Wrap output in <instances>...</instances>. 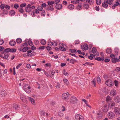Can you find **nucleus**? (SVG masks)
<instances>
[{
    "instance_id": "f257e3e1",
    "label": "nucleus",
    "mask_w": 120,
    "mask_h": 120,
    "mask_svg": "<svg viewBox=\"0 0 120 120\" xmlns=\"http://www.w3.org/2000/svg\"><path fill=\"white\" fill-rule=\"evenodd\" d=\"M24 89L26 93L28 94L30 93L31 91V87L28 84H25L24 85Z\"/></svg>"
},
{
    "instance_id": "f03ea898",
    "label": "nucleus",
    "mask_w": 120,
    "mask_h": 120,
    "mask_svg": "<svg viewBox=\"0 0 120 120\" xmlns=\"http://www.w3.org/2000/svg\"><path fill=\"white\" fill-rule=\"evenodd\" d=\"M69 94L68 92L67 93H64L62 95V97L63 99L66 100H68L69 98Z\"/></svg>"
},
{
    "instance_id": "7ed1b4c3",
    "label": "nucleus",
    "mask_w": 120,
    "mask_h": 120,
    "mask_svg": "<svg viewBox=\"0 0 120 120\" xmlns=\"http://www.w3.org/2000/svg\"><path fill=\"white\" fill-rule=\"evenodd\" d=\"M106 85L109 86H111L113 85V81L110 79H108L105 82Z\"/></svg>"
},
{
    "instance_id": "20e7f679",
    "label": "nucleus",
    "mask_w": 120,
    "mask_h": 120,
    "mask_svg": "<svg viewBox=\"0 0 120 120\" xmlns=\"http://www.w3.org/2000/svg\"><path fill=\"white\" fill-rule=\"evenodd\" d=\"M70 100L71 103L72 104L76 103L77 101V98L75 97H72Z\"/></svg>"
},
{
    "instance_id": "39448f33",
    "label": "nucleus",
    "mask_w": 120,
    "mask_h": 120,
    "mask_svg": "<svg viewBox=\"0 0 120 120\" xmlns=\"http://www.w3.org/2000/svg\"><path fill=\"white\" fill-rule=\"evenodd\" d=\"M31 5L29 4L26 5V6L25 8V10L27 12H29L31 11Z\"/></svg>"
},
{
    "instance_id": "423d86ee",
    "label": "nucleus",
    "mask_w": 120,
    "mask_h": 120,
    "mask_svg": "<svg viewBox=\"0 0 120 120\" xmlns=\"http://www.w3.org/2000/svg\"><path fill=\"white\" fill-rule=\"evenodd\" d=\"M75 118L76 120H84V119L83 117L81 115L78 114L75 116Z\"/></svg>"
},
{
    "instance_id": "0eeeda50",
    "label": "nucleus",
    "mask_w": 120,
    "mask_h": 120,
    "mask_svg": "<svg viewBox=\"0 0 120 120\" xmlns=\"http://www.w3.org/2000/svg\"><path fill=\"white\" fill-rule=\"evenodd\" d=\"M20 99L22 101L25 103H26L27 101L26 96L23 94H21L20 96Z\"/></svg>"
},
{
    "instance_id": "6e6552de",
    "label": "nucleus",
    "mask_w": 120,
    "mask_h": 120,
    "mask_svg": "<svg viewBox=\"0 0 120 120\" xmlns=\"http://www.w3.org/2000/svg\"><path fill=\"white\" fill-rule=\"evenodd\" d=\"M81 48L84 50H87L88 49L89 47L88 45L86 44L85 43L84 45H82L81 46Z\"/></svg>"
},
{
    "instance_id": "1a4fd4ad",
    "label": "nucleus",
    "mask_w": 120,
    "mask_h": 120,
    "mask_svg": "<svg viewBox=\"0 0 120 120\" xmlns=\"http://www.w3.org/2000/svg\"><path fill=\"white\" fill-rule=\"evenodd\" d=\"M114 111L116 115H120V109L118 107H116L114 109Z\"/></svg>"
},
{
    "instance_id": "9d476101",
    "label": "nucleus",
    "mask_w": 120,
    "mask_h": 120,
    "mask_svg": "<svg viewBox=\"0 0 120 120\" xmlns=\"http://www.w3.org/2000/svg\"><path fill=\"white\" fill-rule=\"evenodd\" d=\"M115 116L114 113L113 112H110L108 114V117L110 119L114 118Z\"/></svg>"
},
{
    "instance_id": "9b49d317",
    "label": "nucleus",
    "mask_w": 120,
    "mask_h": 120,
    "mask_svg": "<svg viewBox=\"0 0 120 120\" xmlns=\"http://www.w3.org/2000/svg\"><path fill=\"white\" fill-rule=\"evenodd\" d=\"M1 95L3 97H5L6 95V91L4 90H2L1 91Z\"/></svg>"
},
{
    "instance_id": "f8f14e48",
    "label": "nucleus",
    "mask_w": 120,
    "mask_h": 120,
    "mask_svg": "<svg viewBox=\"0 0 120 120\" xmlns=\"http://www.w3.org/2000/svg\"><path fill=\"white\" fill-rule=\"evenodd\" d=\"M56 8L58 10L61 9L62 7V5L60 4H57L56 6Z\"/></svg>"
},
{
    "instance_id": "ddd939ff",
    "label": "nucleus",
    "mask_w": 120,
    "mask_h": 120,
    "mask_svg": "<svg viewBox=\"0 0 120 120\" xmlns=\"http://www.w3.org/2000/svg\"><path fill=\"white\" fill-rule=\"evenodd\" d=\"M102 110L104 112H107L108 110V108L107 107V105H105L103 107Z\"/></svg>"
},
{
    "instance_id": "4468645a",
    "label": "nucleus",
    "mask_w": 120,
    "mask_h": 120,
    "mask_svg": "<svg viewBox=\"0 0 120 120\" xmlns=\"http://www.w3.org/2000/svg\"><path fill=\"white\" fill-rule=\"evenodd\" d=\"M85 0H75L72 1L71 3L73 4H77L79 3L80 2L79 1L83 2L85 1Z\"/></svg>"
},
{
    "instance_id": "2eb2a0df",
    "label": "nucleus",
    "mask_w": 120,
    "mask_h": 120,
    "mask_svg": "<svg viewBox=\"0 0 120 120\" xmlns=\"http://www.w3.org/2000/svg\"><path fill=\"white\" fill-rule=\"evenodd\" d=\"M110 94L111 96H113L116 94V92L115 90H112L110 92Z\"/></svg>"
},
{
    "instance_id": "dca6fc26",
    "label": "nucleus",
    "mask_w": 120,
    "mask_h": 120,
    "mask_svg": "<svg viewBox=\"0 0 120 120\" xmlns=\"http://www.w3.org/2000/svg\"><path fill=\"white\" fill-rule=\"evenodd\" d=\"M74 5L72 4H69L68 6V9L70 10L73 9L74 8Z\"/></svg>"
},
{
    "instance_id": "f3484780",
    "label": "nucleus",
    "mask_w": 120,
    "mask_h": 120,
    "mask_svg": "<svg viewBox=\"0 0 120 120\" xmlns=\"http://www.w3.org/2000/svg\"><path fill=\"white\" fill-rule=\"evenodd\" d=\"M82 2H80L79 3L77 7V8L78 10H80L82 8Z\"/></svg>"
},
{
    "instance_id": "a211bd4d",
    "label": "nucleus",
    "mask_w": 120,
    "mask_h": 120,
    "mask_svg": "<svg viewBox=\"0 0 120 120\" xmlns=\"http://www.w3.org/2000/svg\"><path fill=\"white\" fill-rule=\"evenodd\" d=\"M46 9L48 10H50L51 11H53L54 10V8L51 6L49 5L48 7H46Z\"/></svg>"
},
{
    "instance_id": "6ab92c4d",
    "label": "nucleus",
    "mask_w": 120,
    "mask_h": 120,
    "mask_svg": "<svg viewBox=\"0 0 120 120\" xmlns=\"http://www.w3.org/2000/svg\"><path fill=\"white\" fill-rule=\"evenodd\" d=\"M112 63H115L116 62H119L120 60L117 58H112Z\"/></svg>"
},
{
    "instance_id": "aec40b11",
    "label": "nucleus",
    "mask_w": 120,
    "mask_h": 120,
    "mask_svg": "<svg viewBox=\"0 0 120 120\" xmlns=\"http://www.w3.org/2000/svg\"><path fill=\"white\" fill-rule=\"evenodd\" d=\"M112 97H110L109 96H107L106 101L107 102H108L109 101H112Z\"/></svg>"
},
{
    "instance_id": "412c9836",
    "label": "nucleus",
    "mask_w": 120,
    "mask_h": 120,
    "mask_svg": "<svg viewBox=\"0 0 120 120\" xmlns=\"http://www.w3.org/2000/svg\"><path fill=\"white\" fill-rule=\"evenodd\" d=\"M16 44V42L14 41H10L9 44L11 46H15Z\"/></svg>"
},
{
    "instance_id": "4be33fe9",
    "label": "nucleus",
    "mask_w": 120,
    "mask_h": 120,
    "mask_svg": "<svg viewBox=\"0 0 120 120\" xmlns=\"http://www.w3.org/2000/svg\"><path fill=\"white\" fill-rule=\"evenodd\" d=\"M13 108L15 110H18L19 109V108H20V106L18 105L15 104L13 105Z\"/></svg>"
},
{
    "instance_id": "5701e85b",
    "label": "nucleus",
    "mask_w": 120,
    "mask_h": 120,
    "mask_svg": "<svg viewBox=\"0 0 120 120\" xmlns=\"http://www.w3.org/2000/svg\"><path fill=\"white\" fill-rule=\"evenodd\" d=\"M28 99L29 100L31 101L33 105H34L35 104V101L32 98L30 97H29L28 98Z\"/></svg>"
},
{
    "instance_id": "b1692460",
    "label": "nucleus",
    "mask_w": 120,
    "mask_h": 120,
    "mask_svg": "<svg viewBox=\"0 0 120 120\" xmlns=\"http://www.w3.org/2000/svg\"><path fill=\"white\" fill-rule=\"evenodd\" d=\"M106 52L108 54H110L112 52V50L110 48H108L106 50Z\"/></svg>"
},
{
    "instance_id": "393cba45",
    "label": "nucleus",
    "mask_w": 120,
    "mask_h": 120,
    "mask_svg": "<svg viewBox=\"0 0 120 120\" xmlns=\"http://www.w3.org/2000/svg\"><path fill=\"white\" fill-rule=\"evenodd\" d=\"M115 105L114 102V101H111L109 104L108 106L109 107H113L114 105Z\"/></svg>"
},
{
    "instance_id": "a878e982",
    "label": "nucleus",
    "mask_w": 120,
    "mask_h": 120,
    "mask_svg": "<svg viewBox=\"0 0 120 120\" xmlns=\"http://www.w3.org/2000/svg\"><path fill=\"white\" fill-rule=\"evenodd\" d=\"M104 59V58L103 57H102V58L100 57H97L96 58H95V60H97L99 61H100L101 60H102V61H103Z\"/></svg>"
},
{
    "instance_id": "bb28decb",
    "label": "nucleus",
    "mask_w": 120,
    "mask_h": 120,
    "mask_svg": "<svg viewBox=\"0 0 120 120\" xmlns=\"http://www.w3.org/2000/svg\"><path fill=\"white\" fill-rule=\"evenodd\" d=\"M70 52L71 53H77V52L76 51V49H70L69 50Z\"/></svg>"
},
{
    "instance_id": "cd10ccee",
    "label": "nucleus",
    "mask_w": 120,
    "mask_h": 120,
    "mask_svg": "<svg viewBox=\"0 0 120 120\" xmlns=\"http://www.w3.org/2000/svg\"><path fill=\"white\" fill-rule=\"evenodd\" d=\"M114 101L116 102H119L120 101V98L119 97H117L114 99Z\"/></svg>"
},
{
    "instance_id": "c85d7f7f",
    "label": "nucleus",
    "mask_w": 120,
    "mask_h": 120,
    "mask_svg": "<svg viewBox=\"0 0 120 120\" xmlns=\"http://www.w3.org/2000/svg\"><path fill=\"white\" fill-rule=\"evenodd\" d=\"M15 11L13 10L10 11L9 12V14H11V15H14L15 14Z\"/></svg>"
},
{
    "instance_id": "c756f323",
    "label": "nucleus",
    "mask_w": 120,
    "mask_h": 120,
    "mask_svg": "<svg viewBox=\"0 0 120 120\" xmlns=\"http://www.w3.org/2000/svg\"><path fill=\"white\" fill-rule=\"evenodd\" d=\"M47 3H48V5H49L51 6H52V7L53 5V4L54 3V1H48L47 2Z\"/></svg>"
},
{
    "instance_id": "7c9ffc66",
    "label": "nucleus",
    "mask_w": 120,
    "mask_h": 120,
    "mask_svg": "<svg viewBox=\"0 0 120 120\" xmlns=\"http://www.w3.org/2000/svg\"><path fill=\"white\" fill-rule=\"evenodd\" d=\"M46 41L44 39H42L40 41L42 45H45L46 43Z\"/></svg>"
},
{
    "instance_id": "2f4dec72",
    "label": "nucleus",
    "mask_w": 120,
    "mask_h": 120,
    "mask_svg": "<svg viewBox=\"0 0 120 120\" xmlns=\"http://www.w3.org/2000/svg\"><path fill=\"white\" fill-rule=\"evenodd\" d=\"M83 7L87 9L89 8V5L88 4H86L83 5Z\"/></svg>"
},
{
    "instance_id": "473e14b6",
    "label": "nucleus",
    "mask_w": 120,
    "mask_h": 120,
    "mask_svg": "<svg viewBox=\"0 0 120 120\" xmlns=\"http://www.w3.org/2000/svg\"><path fill=\"white\" fill-rule=\"evenodd\" d=\"M9 56V55L7 54H5L3 57V58L7 59V60H8V57Z\"/></svg>"
},
{
    "instance_id": "72a5a7b5",
    "label": "nucleus",
    "mask_w": 120,
    "mask_h": 120,
    "mask_svg": "<svg viewBox=\"0 0 120 120\" xmlns=\"http://www.w3.org/2000/svg\"><path fill=\"white\" fill-rule=\"evenodd\" d=\"M29 49V48L28 47H25L22 49V51L24 52L26 51Z\"/></svg>"
},
{
    "instance_id": "f704fd0d",
    "label": "nucleus",
    "mask_w": 120,
    "mask_h": 120,
    "mask_svg": "<svg viewBox=\"0 0 120 120\" xmlns=\"http://www.w3.org/2000/svg\"><path fill=\"white\" fill-rule=\"evenodd\" d=\"M16 41L17 43H20L21 42L22 40L21 39L18 38L16 40Z\"/></svg>"
},
{
    "instance_id": "c9c22d12",
    "label": "nucleus",
    "mask_w": 120,
    "mask_h": 120,
    "mask_svg": "<svg viewBox=\"0 0 120 120\" xmlns=\"http://www.w3.org/2000/svg\"><path fill=\"white\" fill-rule=\"evenodd\" d=\"M63 81L65 85H68V81L66 79H63Z\"/></svg>"
},
{
    "instance_id": "e433bc0d",
    "label": "nucleus",
    "mask_w": 120,
    "mask_h": 120,
    "mask_svg": "<svg viewBox=\"0 0 120 120\" xmlns=\"http://www.w3.org/2000/svg\"><path fill=\"white\" fill-rule=\"evenodd\" d=\"M26 4L25 3H23L20 4V7L21 8H23L25 7L26 6Z\"/></svg>"
},
{
    "instance_id": "4c0bfd02",
    "label": "nucleus",
    "mask_w": 120,
    "mask_h": 120,
    "mask_svg": "<svg viewBox=\"0 0 120 120\" xmlns=\"http://www.w3.org/2000/svg\"><path fill=\"white\" fill-rule=\"evenodd\" d=\"M59 49L61 51H66V49L65 48L63 47L60 46L59 47Z\"/></svg>"
},
{
    "instance_id": "58836bf2",
    "label": "nucleus",
    "mask_w": 120,
    "mask_h": 120,
    "mask_svg": "<svg viewBox=\"0 0 120 120\" xmlns=\"http://www.w3.org/2000/svg\"><path fill=\"white\" fill-rule=\"evenodd\" d=\"M92 52L93 54L95 53L97 51V49L96 48L93 47L92 49Z\"/></svg>"
},
{
    "instance_id": "ea45409f",
    "label": "nucleus",
    "mask_w": 120,
    "mask_h": 120,
    "mask_svg": "<svg viewBox=\"0 0 120 120\" xmlns=\"http://www.w3.org/2000/svg\"><path fill=\"white\" fill-rule=\"evenodd\" d=\"M36 54V53L35 52H33L30 54H27V56H35Z\"/></svg>"
},
{
    "instance_id": "a19ab883",
    "label": "nucleus",
    "mask_w": 120,
    "mask_h": 120,
    "mask_svg": "<svg viewBox=\"0 0 120 120\" xmlns=\"http://www.w3.org/2000/svg\"><path fill=\"white\" fill-rule=\"evenodd\" d=\"M10 52H15L16 51V49L14 48L10 49Z\"/></svg>"
},
{
    "instance_id": "79ce46f5",
    "label": "nucleus",
    "mask_w": 120,
    "mask_h": 120,
    "mask_svg": "<svg viewBox=\"0 0 120 120\" xmlns=\"http://www.w3.org/2000/svg\"><path fill=\"white\" fill-rule=\"evenodd\" d=\"M97 82L98 84H100L101 82L100 78L99 77H98L97 78Z\"/></svg>"
},
{
    "instance_id": "37998d69",
    "label": "nucleus",
    "mask_w": 120,
    "mask_h": 120,
    "mask_svg": "<svg viewBox=\"0 0 120 120\" xmlns=\"http://www.w3.org/2000/svg\"><path fill=\"white\" fill-rule=\"evenodd\" d=\"M5 7V4H1L0 6V8L1 10L4 9Z\"/></svg>"
},
{
    "instance_id": "c03bdc74",
    "label": "nucleus",
    "mask_w": 120,
    "mask_h": 120,
    "mask_svg": "<svg viewBox=\"0 0 120 120\" xmlns=\"http://www.w3.org/2000/svg\"><path fill=\"white\" fill-rule=\"evenodd\" d=\"M19 12L21 13H22L24 12V10L23 9L21 8H19Z\"/></svg>"
},
{
    "instance_id": "a18cd8bd",
    "label": "nucleus",
    "mask_w": 120,
    "mask_h": 120,
    "mask_svg": "<svg viewBox=\"0 0 120 120\" xmlns=\"http://www.w3.org/2000/svg\"><path fill=\"white\" fill-rule=\"evenodd\" d=\"M10 48H8L4 49V51L6 53L10 52Z\"/></svg>"
},
{
    "instance_id": "49530a36",
    "label": "nucleus",
    "mask_w": 120,
    "mask_h": 120,
    "mask_svg": "<svg viewBox=\"0 0 120 120\" xmlns=\"http://www.w3.org/2000/svg\"><path fill=\"white\" fill-rule=\"evenodd\" d=\"M5 8L7 10H9L10 9V6L7 5H6L5 6Z\"/></svg>"
},
{
    "instance_id": "de8ad7c7",
    "label": "nucleus",
    "mask_w": 120,
    "mask_h": 120,
    "mask_svg": "<svg viewBox=\"0 0 120 120\" xmlns=\"http://www.w3.org/2000/svg\"><path fill=\"white\" fill-rule=\"evenodd\" d=\"M102 7L105 8H107L108 6V5L107 4H102Z\"/></svg>"
},
{
    "instance_id": "09e8293b",
    "label": "nucleus",
    "mask_w": 120,
    "mask_h": 120,
    "mask_svg": "<svg viewBox=\"0 0 120 120\" xmlns=\"http://www.w3.org/2000/svg\"><path fill=\"white\" fill-rule=\"evenodd\" d=\"M38 10L40 11H41L43 9V8L41 6H39L38 7Z\"/></svg>"
},
{
    "instance_id": "8fccbe9b",
    "label": "nucleus",
    "mask_w": 120,
    "mask_h": 120,
    "mask_svg": "<svg viewBox=\"0 0 120 120\" xmlns=\"http://www.w3.org/2000/svg\"><path fill=\"white\" fill-rule=\"evenodd\" d=\"M101 0H96V3L98 5H99L101 3Z\"/></svg>"
},
{
    "instance_id": "3c124183",
    "label": "nucleus",
    "mask_w": 120,
    "mask_h": 120,
    "mask_svg": "<svg viewBox=\"0 0 120 120\" xmlns=\"http://www.w3.org/2000/svg\"><path fill=\"white\" fill-rule=\"evenodd\" d=\"M96 79H94L92 81V82L93 83L94 86H96Z\"/></svg>"
},
{
    "instance_id": "603ef678",
    "label": "nucleus",
    "mask_w": 120,
    "mask_h": 120,
    "mask_svg": "<svg viewBox=\"0 0 120 120\" xmlns=\"http://www.w3.org/2000/svg\"><path fill=\"white\" fill-rule=\"evenodd\" d=\"M44 73L45 74V75H46L47 76H48L49 75V74L48 73L46 72L45 70L44 69H42Z\"/></svg>"
},
{
    "instance_id": "864d4df0",
    "label": "nucleus",
    "mask_w": 120,
    "mask_h": 120,
    "mask_svg": "<svg viewBox=\"0 0 120 120\" xmlns=\"http://www.w3.org/2000/svg\"><path fill=\"white\" fill-rule=\"evenodd\" d=\"M85 64H87L88 65H90V66H92L93 65H94V64L93 63H91L90 62H86L85 63Z\"/></svg>"
},
{
    "instance_id": "5fc2aeb1",
    "label": "nucleus",
    "mask_w": 120,
    "mask_h": 120,
    "mask_svg": "<svg viewBox=\"0 0 120 120\" xmlns=\"http://www.w3.org/2000/svg\"><path fill=\"white\" fill-rule=\"evenodd\" d=\"M65 118L66 120H71L70 119L68 114L66 115Z\"/></svg>"
},
{
    "instance_id": "6e6d98bb",
    "label": "nucleus",
    "mask_w": 120,
    "mask_h": 120,
    "mask_svg": "<svg viewBox=\"0 0 120 120\" xmlns=\"http://www.w3.org/2000/svg\"><path fill=\"white\" fill-rule=\"evenodd\" d=\"M45 11L44 10H43L42 11V12L41 13V16H44L45 15Z\"/></svg>"
},
{
    "instance_id": "4d7b16f0",
    "label": "nucleus",
    "mask_w": 120,
    "mask_h": 120,
    "mask_svg": "<svg viewBox=\"0 0 120 120\" xmlns=\"http://www.w3.org/2000/svg\"><path fill=\"white\" fill-rule=\"evenodd\" d=\"M51 44L52 45H53V46H56L57 45L55 41H54L51 42Z\"/></svg>"
},
{
    "instance_id": "13d9d810",
    "label": "nucleus",
    "mask_w": 120,
    "mask_h": 120,
    "mask_svg": "<svg viewBox=\"0 0 120 120\" xmlns=\"http://www.w3.org/2000/svg\"><path fill=\"white\" fill-rule=\"evenodd\" d=\"M75 61H76L75 60L71 59L70 60V63L72 64H74Z\"/></svg>"
},
{
    "instance_id": "bf43d9fd",
    "label": "nucleus",
    "mask_w": 120,
    "mask_h": 120,
    "mask_svg": "<svg viewBox=\"0 0 120 120\" xmlns=\"http://www.w3.org/2000/svg\"><path fill=\"white\" fill-rule=\"evenodd\" d=\"M14 7L16 9H17L19 7L18 4H14Z\"/></svg>"
},
{
    "instance_id": "052dcab7",
    "label": "nucleus",
    "mask_w": 120,
    "mask_h": 120,
    "mask_svg": "<svg viewBox=\"0 0 120 120\" xmlns=\"http://www.w3.org/2000/svg\"><path fill=\"white\" fill-rule=\"evenodd\" d=\"M115 85V86H118V82L116 80H115L114 81Z\"/></svg>"
},
{
    "instance_id": "680f3d73",
    "label": "nucleus",
    "mask_w": 120,
    "mask_h": 120,
    "mask_svg": "<svg viewBox=\"0 0 120 120\" xmlns=\"http://www.w3.org/2000/svg\"><path fill=\"white\" fill-rule=\"evenodd\" d=\"M115 71L119 72L120 71V67H117L115 69Z\"/></svg>"
},
{
    "instance_id": "e2e57ef3",
    "label": "nucleus",
    "mask_w": 120,
    "mask_h": 120,
    "mask_svg": "<svg viewBox=\"0 0 120 120\" xmlns=\"http://www.w3.org/2000/svg\"><path fill=\"white\" fill-rule=\"evenodd\" d=\"M40 114L41 116L43 115L44 116L45 115V113L43 111H41L40 112Z\"/></svg>"
},
{
    "instance_id": "0e129e2a",
    "label": "nucleus",
    "mask_w": 120,
    "mask_h": 120,
    "mask_svg": "<svg viewBox=\"0 0 120 120\" xmlns=\"http://www.w3.org/2000/svg\"><path fill=\"white\" fill-rule=\"evenodd\" d=\"M80 41L78 40H76L75 41V44H78L80 43Z\"/></svg>"
},
{
    "instance_id": "69168bd1",
    "label": "nucleus",
    "mask_w": 120,
    "mask_h": 120,
    "mask_svg": "<svg viewBox=\"0 0 120 120\" xmlns=\"http://www.w3.org/2000/svg\"><path fill=\"white\" fill-rule=\"evenodd\" d=\"M91 56V54H90V56H88V57L89 59L92 60L93 59V57H92Z\"/></svg>"
},
{
    "instance_id": "338daca9",
    "label": "nucleus",
    "mask_w": 120,
    "mask_h": 120,
    "mask_svg": "<svg viewBox=\"0 0 120 120\" xmlns=\"http://www.w3.org/2000/svg\"><path fill=\"white\" fill-rule=\"evenodd\" d=\"M110 57L112 58H115V55L113 54H111L110 55Z\"/></svg>"
},
{
    "instance_id": "774afa93",
    "label": "nucleus",
    "mask_w": 120,
    "mask_h": 120,
    "mask_svg": "<svg viewBox=\"0 0 120 120\" xmlns=\"http://www.w3.org/2000/svg\"><path fill=\"white\" fill-rule=\"evenodd\" d=\"M26 67L28 68H30L31 67L30 65V64H28L26 65Z\"/></svg>"
}]
</instances>
